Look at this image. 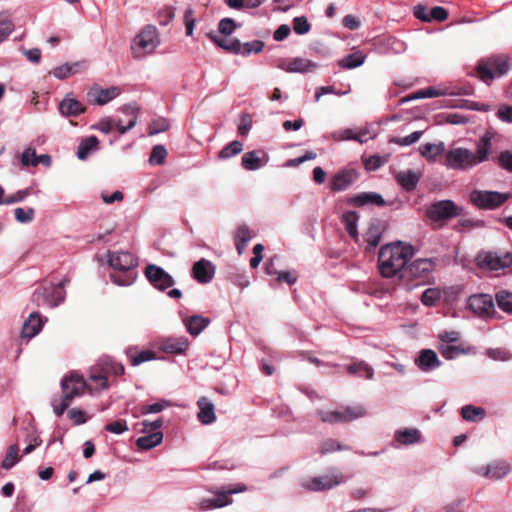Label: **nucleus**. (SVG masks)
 Returning a JSON list of instances; mask_svg holds the SVG:
<instances>
[{
	"label": "nucleus",
	"instance_id": "52",
	"mask_svg": "<svg viewBox=\"0 0 512 512\" xmlns=\"http://www.w3.org/2000/svg\"><path fill=\"white\" fill-rule=\"evenodd\" d=\"M439 352L447 360L455 359L460 354L466 353L464 349H461L454 345H447V344L440 345Z\"/></svg>",
	"mask_w": 512,
	"mask_h": 512
},
{
	"label": "nucleus",
	"instance_id": "20",
	"mask_svg": "<svg viewBox=\"0 0 512 512\" xmlns=\"http://www.w3.org/2000/svg\"><path fill=\"white\" fill-rule=\"evenodd\" d=\"M414 364L420 371L430 373L440 368L442 362L434 350L426 348L419 351Z\"/></svg>",
	"mask_w": 512,
	"mask_h": 512
},
{
	"label": "nucleus",
	"instance_id": "3",
	"mask_svg": "<svg viewBox=\"0 0 512 512\" xmlns=\"http://www.w3.org/2000/svg\"><path fill=\"white\" fill-rule=\"evenodd\" d=\"M85 387L86 382L81 375L75 372L66 375L61 380L62 396L59 399L53 398L51 401L54 413L61 416L70 406L72 400L84 393Z\"/></svg>",
	"mask_w": 512,
	"mask_h": 512
},
{
	"label": "nucleus",
	"instance_id": "7",
	"mask_svg": "<svg viewBox=\"0 0 512 512\" xmlns=\"http://www.w3.org/2000/svg\"><path fill=\"white\" fill-rule=\"evenodd\" d=\"M159 45V36L155 26L146 25L133 40L131 49L134 58H142L152 53Z\"/></svg>",
	"mask_w": 512,
	"mask_h": 512
},
{
	"label": "nucleus",
	"instance_id": "31",
	"mask_svg": "<svg viewBox=\"0 0 512 512\" xmlns=\"http://www.w3.org/2000/svg\"><path fill=\"white\" fill-rule=\"evenodd\" d=\"M188 333L198 336L209 324L210 319L201 315H192L184 320Z\"/></svg>",
	"mask_w": 512,
	"mask_h": 512
},
{
	"label": "nucleus",
	"instance_id": "1",
	"mask_svg": "<svg viewBox=\"0 0 512 512\" xmlns=\"http://www.w3.org/2000/svg\"><path fill=\"white\" fill-rule=\"evenodd\" d=\"M493 137V132L486 131L479 138L475 151L464 147L451 148L445 154V166L452 170L469 171L487 161L492 153Z\"/></svg>",
	"mask_w": 512,
	"mask_h": 512
},
{
	"label": "nucleus",
	"instance_id": "43",
	"mask_svg": "<svg viewBox=\"0 0 512 512\" xmlns=\"http://www.w3.org/2000/svg\"><path fill=\"white\" fill-rule=\"evenodd\" d=\"M243 151V144L238 140H234L224 146L218 153L219 160H227L233 156L240 154Z\"/></svg>",
	"mask_w": 512,
	"mask_h": 512
},
{
	"label": "nucleus",
	"instance_id": "42",
	"mask_svg": "<svg viewBox=\"0 0 512 512\" xmlns=\"http://www.w3.org/2000/svg\"><path fill=\"white\" fill-rule=\"evenodd\" d=\"M366 59V55L360 51L347 55L338 61V65L343 69H354L361 66Z\"/></svg>",
	"mask_w": 512,
	"mask_h": 512
},
{
	"label": "nucleus",
	"instance_id": "12",
	"mask_svg": "<svg viewBox=\"0 0 512 512\" xmlns=\"http://www.w3.org/2000/svg\"><path fill=\"white\" fill-rule=\"evenodd\" d=\"M366 414L362 406L346 407L342 410L319 411L318 415L323 422L326 423H343L356 420Z\"/></svg>",
	"mask_w": 512,
	"mask_h": 512
},
{
	"label": "nucleus",
	"instance_id": "46",
	"mask_svg": "<svg viewBox=\"0 0 512 512\" xmlns=\"http://www.w3.org/2000/svg\"><path fill=\"white\" fill-rule=\"evenodd\" d=\"M19 448L17 445H11L8 449V452L1 463V467L8 470L11 469L16 463L20 461V456L18 455Z\"/></svg>",
	"mask_w": 512,
	"mask_h": 512
},
{
	"label": "nucleus",
	"instance_id": "24",
	"mask_svg": "<svg viewBox=\"0 0 512 512\" xmlns=\"http://www.w3.org/2000/svg\"><path fill=\"white\" fill-rule=\"evenodd\" d=\"M192 276L199 283H208L213 279L214 267L210 261L202 258L194 263L192 267Z\"/></svg>",
	"mask_w": 512,
	"mask_h": 512
},
{
	"label": "nucleus",
	"instance_id": "41",
	"mask_svg": "<svg viewBox=\"0 0 512 512\" xmlns=\"http://www.w3.org/2000/svg\"><path fill=\"white\" fill-rule=\"evenodd\" d=\"M486 411L482 407L474 405H465L461 408V416L464 420L469 422H479L484 419Z\"/></svg>",
	"mask_w": 512,
	"mask_h": 512
},
{
	"label": "nucleus",
	"instance_id": "27",
	"mask_svg": "<svg viewBox=\"0 0 512 512\" xmlns=\"http://www.w3.org/2000/svg\"><path fill=\"white\" fill-rule=\"evenodd\" d=\"M125 355L132 366H138L144 362L156 359V354L151 350H138L135 346H129L125 349Z\"/></svg>",
	"mask_w": 512,
	"mask_h": 512
},
{
	"label": "nucleus",
	"instance_id": "25",
	"mask_svg": "<svg viewBox=\"0 0 512 512\" xmlns=\"http://www.w3.org/2000/svg\"><path fill=\"white\" fill-rule=\"evenodd\" d=\"M42 326L43 321L40 314L38 312L31 313L22 326L21 338L30 340L41 331Z\"/></svg>",
	"mask_w": 512,
	"mask_h": 512
},
{
	"label": "nucleus",
	"instance_id": "48",
	"mask_svg": "<svg viewBox=\"0 0 512 512\" xmlns=\"http://www.w3.org/2000/svg\"><path fill=\"white\" fill-rule=\"evenodd\" d=\"M483 221L478 219H460L454 226V231L462 233L466 230L474 229L483 226Z\"/></svg>",
	"mask_w": 512,
	"mask_h": 512
},
{
	"label": "nucleus",
	"instance_id": "62",
	"mask_svg": "<svg viewBox=\"0 0 512 512\" xmlns=\"http://www.w3.org/2000/svg\"><path fill=\"white\" fill-rule=\"evenodd\" d=\"M236 28V23L232 18H223L220 20L218 30L223 36H229Z\"/></svg>",
	"mask_w": 512,
	"mask_h": 512
},
{
	"label": "nucleus",
	"instance_id": "57",
	"mask_svg": "<svg viewBox=\"0 0 512 512\" xmlns=\"http://www.w3.org/2000/svg\"><path fill=\"white\" fill-rule=\"evenodd\" d=\"M15 219L20 223H29L33 221L35 216V210L33 208L23 209V208H16L14 210Z\"/></svg>",
	"mask_w": 512,
	"mask_h": 512
},
{
	"label": "nucleus",
	"instance_id": "15",
	"mask_svg": "<svg viewBox=\"0 0 512 512\" xmlns=\"http://www.w3.org/2000/svg\"><path fill=\"white\" fill-rule=\"evenodd\" d=\"M207 36L219 47L224 50L236 54H242L244 56L251 54L252 52H256V41L247 42L245 44H241V42L237 39H229L225 37H219L213 33H208Z\"/></svg>",
	"mask_w": 512,
	"mask_h": 512
},
{
	"label": "nucleus",
	"instance_id": "13",
	"mask_svg": "<svg viewBox=\"0 0 512 512\" xmlns=\"http://www.w3.org/2000/svg\"><path fill=\"white\" fill-rule=\"evenodd\" d=\"M507 199V194L497 191L474 190L470 194L472 204L481 209H495L502 205Z\"/></svg>",
	"mask_w": 512,
	"mask_h": 512
},
{
	"label": "nucleus",
	"instance_id": "4",
	"mask_svg": "<svg viewBox=\"0 0 512 512\" xmlns=\"http://www.w3.org/2000/svg\"><path fill=\"white\" fill-rule=\"evenodd\" d=\"M125 373L124 366L107 357L99 360L90 368L89 380L96 385L97 388L104 390L109 388V376H121Z\"/></svg>",
	"mask_w": 512,
	"mask_h": 512
},
{
	"label": "nucleus",
	"instance_id": "37",
	"mask_svg": "<svg viewBox=\"0 0 512 512\" xmlns=\"http://www.w3.org/2000/svg\"><path fill=\"white\" fill-rule=\"evenodd\" d=\"M251 238V232L246 225L238 226L234 234V241L239 255L244 252L246 245L251 240Z\"/></svg>",
	"mask_w": 512,
	"mask_h": 512
},
{
	"label": "nucleus",
	"instance_id": "16",
	"mask_svg": "<svg viewBox=\"0 0 512 512\" xmlns=\"http://www.w3.org/2000/svg\"><path fill=\"white\" fill-rule=\"evenodd\" d=\"M468 308L476 315L484 318L496 314L493 298L489 294H474L468 298Z\"/></svg>",
	"mask_w": 512,
	"mask_h": 512
},
{
	"label": "nucleus",
	"instance_id": "58",
	"mask_svg": "<svg viewBox=\"0 0 512 512\" xmlns=\"http://www.w3.org/2000/svg\"><path fill=\"white\" fill-rule=\"evenodd\" d=\"M185 33L187 36H192L196 24L195 12L191 8H187L184 13Z\"/></svg>",
	"mask_w": 512,
	"mask_h": 512
},
{
	"label": "nucleus",
	"instance_id": "38",
	"mask_svg": "<svg viewBox=\"0 0 512 512\" xmlns=\"http://www.w3.org/2000/svg\"><path fill=\"white\" fill-rule=\"evenodd\" d=\"M342 223L345 226L347 233L355 240L358 241L357 223L359 215L355 211H347L342 215Z\"/></svg>",
	"mask_w": 512,
	"mask_h": 512
},
{
	"label": "nucleus",
	"instance_id": "30",
	"mask_svg": "<svg viewBox=\"0 0 512 512\" xmlns=\"http://www.w3.org/2000/svg\"><path fill=\"white\" fill-rule=\"evenodd\" d=\"M346 370L351 375L364 377L367 380L374 379V369L363 360H355L354 362L346 366Z\"/></svg>",
	"mask_w": 512,
	"mask_h": 512
},
{
	"label": "nucleus",
	"instance_id": "2",
	"mask_svg": "<svg viewBox=\"0 0 512 512\" xmlns=\"http://www.w3.org/2000/svg\"><path fill=\"white\" fill-rule=\"evenodd\" d=\"M412 255L413 251L410 246L400 243L382 246L378 254V268L381 275L386 278L398 276L401 279L402 270Z\"/></svg>",
	"mask_w": 512,
	"mask_h": 512
},
{
	"label": "nucleus",
	"instance_id": "50",
	"mask_svg": "<svg viewBox=\"0 0 512 512\" xmlns=\"http://www.w3.org/2000/svg\"><path fill=\"white\" fill-rule=\"evenodd\" d=\"M440 296L441 294L438 289L428 288L422 293L421 302L425 306L432 307L439 301Z\"/></svg>",
	"mask_w": 512,
	"mask_h": 512
},
{
	"label": "nucleus",
	"instance_id": "64",
	"mask_svg": "<svg viewBox=\"0 0 512 512\" xmlns=\"http://www.w3.org/2000/svg\"><path fill=\"white\" fill-rule=\"evenodd\" d=\"M175 17L173 7H165L158 12V22L162 26L168 25Z\"/></svg>",
	"mask_w": 512,
	"mask_h": 512
},
{
	"label": "nucleus",
	"instance_id": "40",
	"mask_svg": "<svg viewBox=\"0 0 512 512\" xmlns=\"http://www.w3.org/2000/svg\"><path fill=\"white\" fill-rule=\"evenodd\" d=\"M163 440L162 432L148 433L145 436H141L137 439L136 445L139 449L149 450L159 445Z\"/></svg>",
	"mask_w": 512,
	"mask_h": 512
},
{
	"label": "nucleus",
	"instance_id": "34",
	"mask_svg": "<svg viewBox=\"0 0 512 512\" xmlns=\"http://www.w3.org/2000/svg\"><path fill=\"white\" fill-rule=\"evenodd\" d=\"M85 106L73 98H64L59 104V110L64 116H78L85 112Z\"/></svg>",
	"mask_w": 512,
	"mask_h": 512
},
{
	"label": "nucleus",
	"instance_id": "17",
	"mask_svg": "<svg viewBox=\"0 0 512 512\" xmlns=\"http://www.w3.org/2000/svg\"><path fill=\"white\" fill-rule=\"evenodd\" d=\"M342 482V474H332L304 479L301 482V486L309 491L317 492L332 489L333 487L338 486Z\"/></svg>",
	"mask_w": 512,
	"mask_h": 512
},
{
	"label": "nucleus",
	"instance_id": "11",
	"mask_svg": "<svg viewBox=\"0 0 512 512\" xmlns=\"http://www.w3.org/2000/svg\"><path fill=\"white\" fill-rule=\"evenodd\" d=\"M481 268L491 271L504 270L512 266V253L510 252H483L477 257Z\"/></svg>",
	"mask_w": 512,
	"mask_h": 512
},
{
	"label": "nucleus",
	"instance_id": "10",
	"mask_svg": "<svg viewBox=\"0 0 512 512\" xmlns=\"http://www.w3.org/2000/svg\"><path fill=\"white\" fill-rule=\"evenodd\" d=\"M509 71V65L504 57L494 56L482 62L477 67V76L489 83L497 76H502Z\"/></svg>",
	"mask_w": 512,
	"mask_h": 512
},
{
	"label": "nucleus",
	"instance_id": "5",
	"mask_svg": "<svg viewBox=\"0 0 512 512\" xmlns=\"http://www.w3.org/2000/svg\"><path fill=\"white\" fill-rule=\"evenodd\" d=\"M438 262L437 258H418L407 263L402 270L401 280L416 281L414 286H419L429 282L432 272Z\"/></svg>",
	"mask_w": 512,
	"mask_h": 512
},
{
	"label": "nucleus",
	"instance_id": "18",
	"mask_svg": "<svg viewBox=\"0 0 512 512\" xmlns=\"http://www.w3.org/2000/svg\"><path fill=\"white\" fill-rule=\"evenodd\" d=\"M144 274L148 281L158 290L164 291L174 285V279L162 267L155 264L146 266Z\"/></svg>",
	"mask_w": 512,
	"mask_h": 512
},
{
	"label": "nucleus",
	"instance_id": "29",
	"mask_svg": "<svg viewBox=\"0 0 512 512\" xmlns=\"http://www.w3.org/2000/svg\"><path fill=\"white\" fill-rule=\"evenodd\" d=\"M394 439L400 444V445H413L421 440V433L416 428H405V429H399L395 431L394 433Z\"/></svg>",
	"mask_w": 512,
	"mask_h": 512
},
{
	"label": "nucleus",
	"instance_id": "53",
	"mask_svg": "<svg viewBox=\"0 0 512 512\" xmlns=\"http://www.w3.org/2000/svg\"><path fill=\"white\" fill-rule=\"evenodd\" d=\"M342 450H350L349 446L341 445L339 442H337L334 439H327L325 440L320 448V453L322 455L335 452V451H342Z\"/></svg>",
	"mask_w": 512,
	"mask_h": 512
},
{
	"label": "nucleus",
	"instance_id": "21",
	"mask_svg": "<svg viewBox=\"0 0 512 512\" xmlns=\"http://www.w3.org/2000/svg\"><path fill=\"white\" fill-rule=\"evenodd\" d=\"M109 265L118 271H132L137 267V259L130 252H112L109 253Z\"/></svg>",
	"mask_w": 512,
	"mask_h": 512
},
{
	"label": "nucleus",
	"instance_id": "9",
	"mask_svg": "<svg viewBox=\"0 0 512 512\" xmlns=\"http://www.w3.org/2000/svg\"><path fill=\"white\" fill-rule=\"evenodd\" d=\"M68 282V279H64L58 285L51 284L49 287H39L34 291L32 300L36 302L38 306H57L65 298V292L63 288Z\"/></svg>",
	"mask_w": 512,
	"mask_h": 512
},
{
	"label": "nucleus",
	"instance_id": "33",
	"mask_svg": "<svg viewBox=\"0 0 512 512\" xmlns=\"http://www.w3.org/2000/svg\"><path fill=\"white\" fill-rule=\"evenodd\" d=\"M419 180L420 174L413 170L400 171L396 175L397 183L406 191L414 190Z\"/></svg>",
	"mask_w": 512,
	"mask_h": 512
},
{
	"label": "nucleus",
	"instance_id": "59",
	"mask_svg": "<svg viewBox=\"0 0 512 512\" xmlns=\"http://www.w3.org/2000/svg\"><path fill=\"white\" fill-rule=\"evenodd\" d=\"M440 95H442V93L439 90H437L433 87H429V88L417 91L409 98L404 99L403 102L411 100V99L414 100V99L433 98V97H438Z\"/></svg>",
	"mask_w": 512,
	"mask_h": 512
},
{
	"label": "nucleus",
	"instance_id": "35",
	"mask_svg": "<svg viewBox=\"0 0 512 512\" xmlns=\"http://www.w3.org/2000/svg\"><path fill=\"white\" fill-rule=\"evenodd\" d=\"M189 342L185 337L168 338L162 343V350L171 354H182L188 348Z\"/></svg>",
	"mask_w": 512,
	"mask_h": 512
},
{
	"label": "nucleus",
	"instance_id": "60",
	"mask_svg": "<svg viewBox=\"0 0 512 512\" xmlns=\"http://www.w3.org/2000/svg\"><path fill=\"white\" fill-rule=\"evenodd\" d=\"M169 123L165 118L154 119L149 125V135H155L167 131Z\"/></svg>",
	"mask_w": 512,
	"mask_h": 512
},
{
	"label": "nucleus",
	"instance_id": "26",
	"mask_svg": "<svg viewBox=\"0 0 512 512\" xmlns=\"http://www.w3.org/2000/svg\"><path fill=\"white\" fill-rule=\"evenodd\" d=\"M349 202L355 206L375 205L383 207L386 202L377 192H363L350 198Z\"/></svg>",
	"mask_w": 512,
	"mask_h": 512
},
{
	"label": "nucleus",
	"instance_id": "28",
	"mask_svg": "<svg viewBox=\"0 0 512 512\" xmlns=\"http://www.w3.org/2000/svg\"><path fill=\"white\" fill-rule=\"evenodd\" d=\"M317 64L309 59L296 57L292 59L287 65L281 68L289 73H306L314 70Z\"/></svg>",
	"mask_w": 512,
	"mask_h": 512
},
{
	"label": "nucleus",
	"instance_id": "54",
	"mask_svg": "<svg viewBox=\"0 0 512 512\" xmlns=\"http://www.w3.org/2000/svg\"><path fill=\"white\" fill-rule=\"evenodd\" d=\"M486 355L495 361H509L512 354L505 348H488Z\"/></svg>",
	"mask_w": 512,
	"mask_h": 512
},
{
	"label": "nucleus",
	"instance_id": "39",
	"mask_svg": "<svg viewBox=\"0 0 512 512\" xmlns=\"http://www.w3.org/2000/svg\"><path fill=\"white\" fill-rule=\"evenodd\" d=\"M99 141L98 138L94 135L89 136L83 139L77 151V156L80 160H86L92 151L98 149Z\"/></svg>",
	"mask_w": 512,
	"mask_h": 512
},
{
	"label": "nucleus",
	"instance_id": "36",
	"mask_svg": "<svg viewBox=\"0 0 512 512\" xmlns=\"http://www.w3.org/2000/svg\"><path fill=\"white\" fill-rule=\"evenodd\" d=\"M419 152L428 161L434 162L439 155L445 152V144L444 142L424 143L419 146Z\"/></svg>",
	"mask_w": 512,
	"mask_h": 512
},
{
	"label": "nucleus",
	"instance_id": "14",
	"mask_svg": "<svg viewBox=\"0 0 512 512\" xmlns=\"http://www.w3.org/2000/svg\"><path fill=\"white\" fill-rule=\"evenodd\" d=\"M245 490L246 487L244 484H237L234 488L223 487L219 491H216L213 497L202 499L199 503V508L201 510H207L224 507L231 503L229 495L243 492Z\"/></svg>",
	"mask_w": 512,
	"mask_h": 512
},
{
	"label": "nucleus",
	"instance_id": "22",
	"mask_svg": "<svg viewBox=\"0 0 512 512\" xmlns=\"http://www.w3.org/2000/svg\"><path fill=\"white\" fill-rule=\"evenodd\" d=\"M120 94L118 87H109L106 89L94 86L87 92V100L93 105H105Z\"/></svg>",
	"mask_w": 512,
	"mask_h": 512
},
{
	"label": "nucleus",
	"instance_id": "61",
	"mask_svg": "<svg viewBox=\"0 0 512 512\" xmlns=\"http://www.w3.org/2000/svg\"><path fill=\"white\" fill-rule=\"evenodd\" d=\"M14 24L8 17L0 16V43L3 42L13 31Z\"/></svg>",
	"mask_w": 512,
	"mask_h": 512
},
{
	"label": "nucleus",
	"instance_id": "19",
	"mask_svg": "<svg viewBox=\"0 0 512 512\" xmlns=\"http://www.w3.org/2000/svg\"><path fill=\"white\" fill-rule=\"evenodd\" d=\"M511 470L510 464L502 460L494 461L486 466H476L473 468L474 473L491 480H500L508 475Z\"/></svg>",
	"mask_w": 512,
	"mask_h": 512
},
{
	"label": "nucleus",
	"instance_id": "47",
	"mask_svg": "<svg viewBox=\"0 0 512 512\" xmlns=\"http://www.w3.org/2000/svg\"><path fill=\"white\" fill-rule=\"evenodd\" d=\"M80 67V63H73V64H64L61 66L56 67L53 70V75L58 79H65L68 76L76 73L78 71V68Z\"/></svg>",
	"mask_w": 512,
	"mask_h": 512
},
{
	"label": "nucleus",
	"instance_id": "23",
	"mask_svg": "<svg viewBox=\"0 0 512 512\" xmlns=\"http://www.w3.org/2000/svg\"><path fill=\"white\" fill-rule=\"evenodd\" d=\"M357 176L354 169L340 170L331 177L329 188L335 192L344 191L355 182Z\"/></svg>",
	"mask_w": 512,
	"mask_h": 512
},
{
	"label": "nucleus",
	"instance_id": "44",
	"mask_svg": "<svg viewBox=\"0 0 512 512\" xmlns=\"http://www.w3.org/2000/svg\"><path fill=\"white\" fill-rule=\"evenodd\" d=\"M495 301L500 310L505 313H512V293L507 290H500L495 294Z\"/></svg>",
	"mask_w": 512,
	"mask_h": 512
},
{
	"label": "nucleus",
	"instance_id": "49",
	"mask_svg": "<svg viewBox=\"0 0 512 512\" xmlns=\"http://www.w3.org/2000/svg\"><path fill=\"white\" fill-rule=\"evenodd\" d=\"M389 159V155H372L369 158H367L364 162L365 169L367 171H376L381 166H383L385 163H387Z\"/></svg>",
	"mask_w": 512,
	"mask_h": 512
},
{
	"label": "nucleus",
	"instance_id": "55",
	"mask_svg": "<svg viewBox=\"0 0 512 512\" xmlns=\"http://www.w3.org/2000/svg\"><path fill=\"white\" fill-rule=\"evenodd\" d=\"M310 24L305 16L295 17L293 19V30L298 35H304L310 31Z\"/></svg>",
	"mask_w": 512,
	"mask_h": 512
},
{
	"label": "nucleus",
	"instance_id": "32",
	"mask_svg": "<svg viewBox=\"0 0 512 512\" xmlns=\"http://www.w3.org/2000/svg\"><path fill=\"white\" fill-rule=\"evenodd\" d=\"M197 405L199 407L198 419L202 424L207 425L215 421L214 405L207 397H201Z\"/></svg>",
	"mask_w": 512,
	"mask_h": 512
},
{
	"label": "nucleus",
	"instance_id": "45",
	"mask_svg": "<svg viewBox=\"0 0 512 512\" xmlns=\"http://www.w3.org/2000/svg\"><path fill=\"white\" fill-rule=\"evenodd\" d=\"M111 279L114 283L120 286H127L133 283L135 274L133 271L115 270L114 273L111 274Z\"/></svg>",
	"mask_w": 512,
	"mask_h": 512
},
{
	"label": "nucleus",
	"instance_id": "6",
	"mask_svg": "<svg viewBox=\"0 0 512 512\" xmlns=\"http://www.w3.org/2000/svg\"><path fill=\"white\" fill-rule=\"evenodd\" d=\"M465 209L450 199L438 200L426 209V216L433 223L444 224L447 221L462 216Z\"/></svg>",
	"mask_w": 512,
	"mask_h": 512
},
{
	"label": "nucleus",
	"instance_id": "63",
	"mask_svg": "<svg viewBox=\"0 0 512 512\" xmlns=\"http://www.w3.org/2000/svg\"><path fill=\"white\" fill-rule=\"evenodd\" d=\"M498 164L504 170L512 173V152L509 150L502 151L498 156Z\"/></svg>",
	"mask_w": 512,
	"mask_h": 512
},
{
	"label": "nucleus",
	"instance_id": "8",
	"mask_svg": "<svg viewBox=\"0 0 512 512\" xmlns=\"http://www.w3.org/2000/svg\"><path fill=\"white\" fill-rule=\"evenodd\" d=\"M121 112L129 117L126 126L122 124V120L114 121L112 118L106 117L101 119L95 128L105 134H108L113 130L114 127H116L120 134H125L127 131L135 127L137 123L139 107L135 104H127L121 108Z\"/></svg>",
	"mask_w": 512,
	"mask_h": 512
},
{
	"label": "nucleus",
	"instance_id": "51",
	"mask_svg": "<svg viewBox=\"0 0 512 512\" xmlns=\"http://www.w3.org/2000/svg\"><path fill=\"white\" fill-rule=\"evenodd\" d=\"M167 157V150L163 145H156L153 147L149 162L153 165H161Z\"/></svg>",
	"mask_w": 512,
	"mask_h": 512
},
{
	"label": "nucleus",
	"instance_id": "56",
	"mask_svg": "<svg viewBox=\"0 0 512 512\" xmlns=\"http://www.w3.org/2000/svg\"><path fill=\"white\" fill-rule=\"evenodd\" d=\"M381 239V235L377 228L370 227L369 231L365 234V242L367 243V250L375 249Z\"/></svg>",
	"mask_w": 512,
	"mask_h": 512
}]
</instances>
